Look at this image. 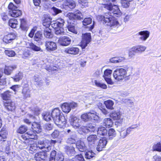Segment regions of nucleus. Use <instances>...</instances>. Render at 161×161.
Segmentation results:
<instances>
[{"label": "nucleus", "instance_id": "nucleus-1", "mask_svg": "<svg viewBox=\"0 0 161 161\" xmlns=\"http://www.w3.org/2000/svg\"><path fill=\"white\" fill-rule=\"evenodd\" d=\"M51 114L55 124L58 127L64 128L65 127L67 120L58 108L53 109Z\"/></svg>", "mask_w": 161, "mask_h": 161}, {"label": "nucleus", "instance_id": "nucleus-2", "mask_svg": "<svg viewBox=\"0 0 161 161\" xmlns=\"http://www.w3.org/2000/svg\"><path fill=\"white\" fill-rule=\"evenodd\" d=\"M97 18L103 23L109 26L111 28H117L120 26V24L117 19L114 16L109 14H105L104 15H98Z\"/></svg>", "mask_w": 161, "mask_h": 161}, {"label": "nucleus", "instance_id": "nucleus-3", "mask_svg": "<svg viewBox=\"0 0 161 161\" xmlns=\"http://www.w3.org/2000/svg\"><path fill=\"white\" fill-rule=\"evenodd\" d=\"M44 149V151L48 152L51 150L50 143L48 140L39 141L37 144L33 143L30 144L29 150L34 152L39 149Z\"/></svg>", "mask_w": 161, "mask_h": 161}, {"label": "nucleus", "instance_id": "nucleus-4", "mask_svg": "<svg viewBox=\"0 0 161 161\" xmlns=\"http://www.w3.org/2000/svg\"><path fill=\"white\" fill-rule=\"evenodd\" d=\"M65 23L64 19L60 18L57 19L51 24V26L55 30V34L58 36L64 35L63 26Z\"/></svg>", "mask_w": 161, "mask_h": 161}, {"label": "nucleus", "instance_id": "nucleus-5", "mask_svg": "<svg viewBox=\"0 0 161 161\" xmlns=\"http://www.w3.org/2000/svg\"><path fill=\"white\" fill-rule=\"evenodd\" d=\"M104 8L109 11L108 12L105 14H109L114 17V16L118 17L121 15L122 14L118 6L115 5L113 6L111 3H110L109 4H104Z\"/></svg>", "mask_w": 161, "mask_h": 161}, {"label": "nucleus", "instance_id": "nucleus-6", "mask_svg": "<svg viewBox=\"0 0 161 161\" xmlns=\"http://www.w3.org/2000/svg\"><path fill=\"white\" fill-rule=\"evenodd\" d=\"M111 118L116 120L115 124L117 125H121L125 122V119L122 114L119 111H114L110 114Z\"/></svg>", "mask_w": 161, "mask_h": 161}, {"label": "nucleus", "instance_id": "nucleus-7", "mask_svg": "<svg viewBox=\"0 0 161 161\" xmlns=\"http://www.w3.org/2000/svg\"><path fill=\"white\" fill-rule=\"evenodd\" d=\"M127 72L123 68L117 69L114 72L113 75L114 79L118 81H121L126 77Z\"/></svg>", "mask_w": 161, "mask_h": 161}, {"label": "nucleus", "instance_id": "nucleus-8", "mask_svg": "<svg viewBox=\"0 0 161 161\" xmlns=\"http://www.w3.org/2000/svg\"><path fill=\"white\" fill-rule=\"evenodd\" d=\"M9 9L8 14L11 16L17 17L22 14L21 11L18 9V7L15 6L13 3H11L8 6Z\"/></svg>", "mask_w": 161, "mask_h": 161}, {"label": "nucleus", "instance_id": "nucleus-9", "mask_svg": "<svg viewBox=\"0 0 161 161\" xmlns=\"http://www.w3.org/2000/svg\"><path fill=\"white\" fill-rule=\"evenodd\" d=\"M91 40V36L90 33L82 34V40L81 46L82 49L85 48Z\"/></svg>", "mask_w": 161, "mask_h": 161}, {"label": "nucleus", "instance_id": "nucleus-10", "mask_svg": "<svg viewBox=\"0 0 161 161\" xmlns=\"http://www.w3.org/2000/svg\"><path fill=\"white\" fill-rule=\"evenodd\" d=\"M69 18L70 20H81L83 19V17L81 12L79 10H77L73 13L69 14Z\"/></svg>", "mask_w": 161, "mask_h": 161}, {"label": "nucleus", "instance_id": "nucleus-11", "mask_svg": "<svg viewBox=\"0 0 161 161\" xmlns=\"http://www.w3.org/2000/svg\"><path fill=\"white\" fill-rule=\"evenodd\" d=\"M107 142V139L106 138H101L98 141V145L96 148V150L98 151H102L106 146Z\"/></svg>", "mask_w": 161, "mask_h": 161}, {"label": "nucleus", "instance_id": "nucleus-12", "mask_svg": "<svg viewBox=\"0 0 161 161\" xmlns=\"http://www.w3.org/2000/svg\"><path fill=\"white\" fill-rule=\"evenodd\" d=\"M71 42L70 38L67 36L60 37L58 40V43L63 46H67L70 45Z\"/></svg>", "mask_w": 161, "mask_h": 161}, {"label": "nucleus", "instance_id": "nucleus-13", "mask_svg": "<svg viewBox=\"0 0 161 161\" xmlns=\"http://www.w3.org/2000/svg\"><path fill=\"white\" fill-rule=\"evenodd\" d=\"M45 45L46 49L48 51H55L57 48L56 44L52 41H46L45 42Z\"/></svg>", "mask_w": 161, "mask_h": 161}, {"label": "nucleus", "instance_id": "nucleus-14", "mask_svg": "<svg viewBox=\"0 0 161 161\" xmlns=\"http://www.w3.org/2000/svg\"><path fill=\"white\" fill-rule=\"evenodd\" d=\"M17 37V34L14 33H10L4 36L3 38V42L8 43L11 42Z\"/></svg>", "mask_w": 161, "mask_h": 161}, {"label": "nucleus", "instance_id": "nucleus-15", "mask_svg": "<svg viewBox=\"0 0 161 161\" xmlns=\"http://www.w3.org/2000/svg\"><path fill=\"white\" fill-rule=\"evenodd\" d=\"M42 152L36 153L35 156V159L36 161L44 160L47 157V154L44 149Z\"/></svg>", "mask_w": 161, "mask_h": 161}, {"label": "nucleus", "instance_id": "nucleus-16", "mask_svg": "<svg viewBox=\"0 0 161 161\" xmlns=\"http://www.w3.org/2000/svg\"><path fill=\"white\" fill-rule=\"evenodd\" d=\"M69 120L71 125L74 128L77 129L80 126L79 124L80 120L76 117L73 115L71 116Z\"/></svg>", "mask_w": 161, "mask_h": 161}, {"label": "nucleus", "instance_id": "nucleus-17", "mask_svg": "<svg viewBox=\"0 0 161 161\" xmlns=\"http://www.w3.org/2000/svg\"><path fill=\"white\" fill-rule=\"evenodd\" d=\"M79 52V49L76 47H68L65 48L64 51V52L65 53L74 55L78 54Z\"/></svg>", "mask_w": 161, "mask_h": 161}, {"label": "nucleus", "instance_id": "nucleus-18", "mask_svg": "<svg viewBox=\"0 0 161 161\" xmlns=\"http://www.w3.org/2000/svg\"><path fill=\"white\" fill-rule=\"evenodd\" d=\"M98 138L96 135H91L87 137V140L89 147H92L95 144V142L98 140Z\"/></svg>", "mask_w": 161, "mask_h": 161}, {"label": "nucleus", "instance_id": "nucleus-19", "mask_svg": "<svg viewBox=\"0 0 161 161\" xmlns=\"http://www.w3.org/2000/svg\"><path fill=\"white\" fill-rule=\"evenodd\" d=\"M76 146L77 149L80 152H85L87 149L85 143L81 141H78L76 143Z\"/></svg>", "mask_w": 161, "mask_h": 161}, {"label": "nucleus", "instance_id": "nucleus-20", "mask_svg": "<svg viewBox=\"0 0 161 161\" xmlns=\"http://www.w3.org/2000/svg\"><path fill=\"white\" fill-rule=\"evenodd\" d=\"M150 32L147 31H143L139 32L137 34L138 36H140L139 39L141 41H145L149 37Z\"/></svg>", "mask_w": 161, "mask_h": 161}, {"label": "nucleus", "instance_id": "nucleus-21", "mask_svg": "<svg viewBox=\"0 0 161 161\" xmlns=\"http://www.w3.org/2000/svg\"><path fill=\"white\" fill-rule=\"evenodd\" d=\"M43 18L42 22L43 25L46 26V28H48V27L50 25H51V24L52 23V22H51L52 19L49 15L47 14L44 15Z\"/></svg>", "mask_w": 161, "mask_h": 161}, {"label": "nucleus", "instance_id": "nucleus-22", "mask_svg": "<svg viewBox=\"0 0 161 161\" xmlns=\"http://www.w3.org/2000/svg\"><path fill=\"white\" fill-rule=\"evenodd\" d=\"M16 68L17 66L15 65L9 66L6 65L4 69V73L5 75H9L11 74L13 71Z\"/></svg>", "mask_w": 161, "mask_h": 161}, {"label": "nucleus", "instance_id": "nucleus-23", "mask_svg": "<svg viewBox=\"0 0 161 161\" xmlns=\"http://www.w3.org/2000/svg\"><path fill=\"white\" fill-rule=\"evenodd\" d=\"M4 106L9 111H12L15 107L14 103L10 100L4 103Z\"/></svg>", "mask_w": 161, "mask_h": 161}, {"label": "nucleus", "instance_id": "nucleus-24", "mask_svg": "<svg viewBox=\"0 0 161 161\" xmlns=\"http://www.w3.org/2000/svg\"><path fill=\"white\" fill-rule=\"evenodd\" d=\"M65 152L69 156L74 155L75 153V148L73 146H66L65 147Z\"/></svg>", "mask_w": 161, "mask_h": 161}, {"label": "nucleus", "instance_id": "nucleus-25", "mask_svg": "<svg viewBox=\"0 0 161 161\" xmlns=\"http://www.w3.org/2000/svg\"><path fill=\"white\" fill-rule=\"evenodd\" d=\"M146 47L142 45H139L132 47V51L135 53H142L145 51Z\"/></svg>", "mask_w": 161, "mask_h": 161}, {"label": "nucleus", "instance_id": "nucleus-26", "mask_svg": "<svg viewBox=\"0 0 161 161\" xmlns=\"http://www.w3.org/2000/svg\"><path fill=\"white\" fill-rule=\"evenodd\" d=\"M31 127L33 130L38 133L41 131L42 129L39 124L36 122H34L31 123Z\"/></svg>", "mask_w": 161, "mask_h": 161}, {"label": "nucleus", "instance_id": "nucleus-27", "mask_svg": "<svg viewBox=\"0 0 161 161\" xmlns=\"http://www.w3.org/2000/svg\"><path fill=\"white\" fill-rule=\"evenodd\" d=\"M22 94L24 99L31 97V91L28 87L24 88L22 91Z\"/></svg>", "mask_w": 161, "mask_h": 161}, {"label": "nucleus", "instance_id": "nucleus-28", "mask_svg": "<svg viewBox=\"0 0 161 161\" xmlns=\"http://www.w3.org/2000/svg\"><path fill=\"white\" fill-rule=\"evenodd\" d=\"M11 95V93L9 91H7L1 94V97L3 100L6 101L10 100Z\"/></svg>", "mask_w": 161, "mask_h": 161}, {"label": "nucleus", "instance_id": "nucleus-29", "mask_svg": "<svg viewBox=\"0 0 161 161\" xmlns=\"http://www.w3.org/2000/svg\"><path fill=\"white\" fill-rule=\"evenodd\" d=\"M95 154L92 150H87L85 153V156L86 158L88 159H93L95 157Z\"/></svg>", "mask_w": 161, "mask_h": 161}, {"label": "nucleus", "instance_id": "nucleus-30", "mask_svg": "<svg viewBox=\"0 0 161 161\" xmlns=\"http://www.w3.org/2000/svg\"><path fill=\"white\" fill-rule=\"evenodd\" d=\"M64 5L68 6L70 9L74 8L75 6L74 1L72 0H66L64 3Z\"/></svg>", "mask_w": 161, "mask_h": 161}, {"label": "nucleus", "instance_id": "nucleus-31", "mask_svg": "<svg viewBox=\"0 0 161 161\" xmlns=\"http://www.w3.org/2000/svg\"><path fill=\"white\" fill-rule=\"evenodd\" d=\"M106 107L108 109L110 110H113L114 109L113 106L114 104V102L110 100H108L105 101L104 102Z\"/></svg>", "mask_w": 161, "mask_h": 161}, {"label": "nucleus", "instance_id": "nucleus-32", "mask_svg": "<svg viewBox=\"0 0 161 161\" xmlns=\"http://www.w3.org/2000/svg\"><path fill=\"white\" fill-rule=\"evenodd\" d=\"M108 136V139L109 140L112 139L116 136L117 133L114 129L111 128L107 132Z\"/></svg>", "mask_w": 161, "mask_h": 161}, {"label": "nucleus", "instance_id": "nucleus-33", "mask_svg": "<svg viewBox=\"0 0 161 161\" xmlns=\"http://www.w3.org/2000/svg\"><path fill=\"white\" fill-rule=\"evenodd\" d=\"M35 131L34 130H29L26 132V134L29 137V138L33 139H36L37 138Z\"/></svg>", "mask_w": 161, "mask_h": 161}, {"label": "nucleus", "instance_id": "nucleus-34", "mask_svg": "<svg viewBox=\"0 0 161 161\" xmlns=\"http://www.w3.org/2000/svg\"><path fill=\"white\" fill-rule=\"evenodd\" d=\"M108 131L105 127L102 126L99 127L97 131V134L100 136H104L107 135Z\"/></svg>", "mask_w": 161, "mask_h": 161}, {"label": "nucleus", "instance_id": "nucleus-35", "mask_svg": "<svg viewBox=\"0 0 161 161\" xmlns=\"http://www.w3.org/2000/svg\"><path fill=\"white\" fill-rule=\"evenodd\" d=\"M88 114L90 117V121L92 120H97L99 119V117L97 115V113L93 110H91L88 112Z\"/></svg>", "mask_w": 161, "mask_h": 161}, {"label": "nucleus", "instance_id": "nucleus-36", "mask_svg": "<svg viewBox=\"0 0 161 161\" xmlns=\"http://www.w3.org/2000/svg\"><path fill=\"white\" fill-rule=\"evenodd\" d=\"M43 37L42 32L39 31L37 32L34 36V39L35 41L38 42L41 41Z\"/></svg>", "mask_w": 161, "mask_h": 161}, {"label": "nucleus", "instance_id": "nucleus-37", "mask_svg": "<svg viewBox=\"0 0 161 161\" xmlns=\"http://www.w3.org/2000/svg\"><path fill=\"white\" fill-rule=\"evenodd\" d=\"M23 77V73L20 72L16 73L15 75L12 78L13 79L14 81L15 82H18L21 80Z\"/></svg>", "mask_w": 161, "mask_h": 161}, {"label": "nucleus", "instance_id": "nucleus-38", "mask_svg": "<svg viewBox=\"0 0 161 161\" xmlns=\"http://www.w3.org/2000/svg\"><path fill=\"white\" fill-rule=\"evenodd\" d=\"M69 103H64L62 105V111L64 113H68L70 111V108Z\"/></svg>", "mask_w": 161, "mask_h": 161}, {"label": "nucleus", "instance_id": "nucleus-39", "mask_svg": "<svg viewBox=\"0 0 161 161\" xmlns=\"http://www.w3.org/2000/svg\"><path fill=\"white\" fill-rule=\"evenodd\" d=\"M133 0H121V6L123 8H127L130 4V3Z\"/></svg>", "mask_w": 161, "mask_h": 161}, {"label": "nucleus", "instance_id": "nucleus-40", "mask_svg": "<svg viewBox=\"0 0 161 161\" xmlns=\"http://www.w3.org/2000/svg\"><path fill=\"white\" fill-rule=\"evenodd\" d=\"M18 22L15 19H10L8 21V25L11 28H15L18 25Z\"/></svg>", "mask_w": 161, "mask_h": 161}, {"label": "nucleus", "instance_id": "nucleus-41", "mask_svg": "<svg viewBox=\"0 0 161 161\" xmlns=\"http://www.w3.org/2000/svg\"><path fill=\"white\" fill-rule=\"evenodd\" d=\"M42 115L43 119L45 120L48 121L51 120L52 117L51 113L48 112H45L42 113Z\"/></svg>", "mask_w": 161, "mask_h": 161}, {"label": "nucleus", "instance_id": "nucleus-42", "mask_svg": "<svg viewBox=\"0 0 161 161\" xmlns=\"http://www.w3.org/2000/svg\"><path fill=\"white\" fill-rule=\"evenodd\" d=\"M103 125L106 127H111L113 124L112 120L110 118H105L104 119Z\"/></svg>", "mask_w": 161, "mask_h": 161}, {"label": "nucleus", "instance_id": "nucleus-43", "mask_svg": "<svg viewBox=\"0 0 161 161\" xmlns=\"http://www.w3.org/2000/svg\"><path fill=\"white\" fill-rule=\"evenodd\" d=\"M44 34L47 38H51L53 35L51 30L48 28H46L44 31Z\"/></svg>", "mask_w": 161, "mask_h": 161}, {"label": "nucleus", "instance_id": "nucleus-44", "mask_svg": "<svg viewBox=\"0 0 161 161\" xmlns=\"http://www.w3.org/2000/svg\"><path fill=\"white\" fill-rule=\"evenodd\" d=\"M29 46L30 48L33 51H42V50L40 47L36 46L32 42L29 43Z\"/></svg>", "mask_w": 161, "mask_h": 161}, {"label": "nucleus", "instance_id": "nucleus-45", "mask_svg": "<svg viewBox=\"0 0 161 161\" xmlns=\"http://www.w3.org/2000/svg\"><path fill=\"white\" fill-rule=\"evenodd\" d=\"M20 27L21 29L24 31H27L28 27L26 25L25 20L24 19H20Z\"/></svg>", "mask_w": 161, "mask_h": 161}, {"label": "nucleus", "instance_id": "nucleus-46", "mask_svg": "<svg viewBox=\"0 0 161 161\" xmlns=\"http://www.w3.org/2000/svg\"><path fill=\"white\" fill-rule=\"evenodd\" d=\"M34 80L35 82H36V85L40 86L42 84V81L38 75H36L34 76Z\"/></svg>", "mask_w": 161, "mask_h": 161}, {"label": "nucleus", "instance_id": "nucleus-47", "mask_svg": "<svg viewBox=\"0 0 161 161\" xmlns=\"http://www.w3.org/2000/svg\"><path fill=\"white\" fill-rule=\"evenodd\" d=\"M7 137V133L5 129H2L0 131V140L4 141V139L6 138Z\"/></svg>", "mask_w": 161, "mask_h": 161}, {"label": "nucleus", "instance_id": "nucleus-48", "mask_svg": "<svg viewBox=\"0 0 161 161\" xmlns=\"http://www.w3.org/2000/svg\"><path fill=\"white\" fill-rule=\"evenodd\" d=\"M90 114H88V112L86 113H84L81 116V119L85 122H87L90 121V117H89Z\"/></svg>", "mask_w": 161, "mask_h": 161}, {"label": "nucleus", "instance_id": "nucleus-49", "mask_svg": "<svg viewBox=\"0 0 161 161\" xmlns=\"http://www.w3.org/2000/svg\"><path fill=\"white\" fill-rule=\"evenodd\" d=\"M94 83L96 86L98 87H100L104 89H106L107 88V86L105 84L99 81L95 80Z\"/></svg>", "mask_w": 161, "mask_h": 161}, {"label": "nucleus", "instance_id": "nucleus-50", "mask_svg": "<svg viewBox=\"0 0 161 161\" xmlns=\"http://www.w3.org/2000/svg\"><path fill=\"white\" fill-rule=\"evenodd\" d=\"M4 53L5 54L9 57H14L16 55L14 51L11 50H5Z\"/></svg>", "mask_w": 161, "mask_h": 161}, {"label": "nucleus", "instance_id": "nucleus-51", "mask_svg": "<svg viewBox=\"0 0 161 161\" xmlns=\"http://www.w3.org/2000/svg\"><path fill=\"white\" fill-rule=\"evenodd\" d=\"M153 149L154 151L161 152V143H158L154 144L153 147Z\"/></svg>", "mask_w": 161, "mask_h": 161}, {"label": "nucleus", "instance_id": "nucleus-52", "mask_svg": "<svg viewBox=\"0 0 161 161\" xmlns=\"http://www.w3.org/2000/svg\"><path fill=\"white\" fill-rule=\"evenodd\" d=\"M51 11L53 15H56L59 13H61L62 12L61 9L55 7H53L51 8Z\"/></svg>", "mask_w": 161, "mask_h": 161}, {"label": "nucleus", "instance_id": "nucleus-53", "mask_svg": "<svg viewBox=\"0 0 161 161\" xmlns=\"http://www.w3.org/2000/svg\"><path fill=\"white\" fill-rule=\"evenodd\" d=\"M67 28L69 31L75 34H77V32L76 30L75 27L74 25L71 24L69 25L67 27Z\"/></svg>", "mask_w": 161, "mask_h": 161}, {"label": "nucleus", "instance_id": "nucleus-54", "mask_svg": "<svg viewBox=\"0 0 161 161\" xmlns=\"http://www.w3.org/2000/svg\"><path fill=\"white\" fill-rule=\"evenodd\" d=\"M27 130V127L24 125L21 126L17 130V132L18 133L23 134Z\"/></svg>", "mask_w": 161, "mask_h": 161}, {"label": "nucleus", "instance_id": "nucleus-55", "mask_svg": "<svg viewBox=\"0 0 161 161\" xmlns=\"http://www.w3.org/2000/svg\"><path fill=\"white\" fill-rule=\"evenodd\" d=\"M112 73V70L111 69H107L104 72V75L103 77L104 78L109 77L111 75Z\"/></svg>", "mask_w": 161, "mask_h": 161}, {"label": "nucleus", "instance_id": "nucleus-56", "mask_svg": "<svg viewBox=\"0 0 161 161\" xmlns=\"http://www.w3.org/2000/svg\"><path fill=\"white\" fill-rule=\"evenodd\" d=\"M92 22V19L90 18H85L83 21V24L86 26L90 24Z\"/></svg>", "mask_w": 161, "mask_h": 161}, {"label": "nucleus", "instance_id": "nucleus-57", "mask_svg": "<svg viewBox=\"0 0 161 161\" xmlns=\"http://www.w3.org/2000/svg\"><path fill=\"white\" fill-rule=\"evenodd\" d=\"M76 142V137L73 136L72 137H69L67 139L66 142L69 144H75Z\"/></svg>", "mask_w": 161, "mask_h": 161}, {"label": "nucleus", "instance_id": "nucleus-58", "mask_svg": "<svg viewBox=\"0 0 161 161\" xmlns=\"http://www.w3.org/2000/svg\"><path fill=\"white\" fill-rule=\"evenodd\" d=\"M74 158L76 161H85L84 157L81 154L76 155Z\"/></svg>", "mask_w": 161, "mask_h": 161}, {"label": "nucleus", "instance_id": "nucleus-59", "mask_svg": "<svg viewBox=\"0 0 161 161\" xmlns=\"http://www.w3.org/2000/svg\"><path fill=\"white\" fill-rule=\"evenodd\" d=\"M56 151L55 150L53 151L50 155V157L49 161H55L56 159Z\"/></svg>", "mask_w": 161, "mask_h": 161}, {"label": "nucleus", "instance_id": "nucleus-60", "mask_svg": "<svg viewBox=\"0 0 161 161\" xmlns=\"http://www.w3.org/2000/svg\"><path fill=\"white\" fill-rule=\"evenodd\" d=\"M120 139H123L125 138L128 135V134L125 130H123L120 131Z\"/></svg>", "mask_w": 161, "mask_h": 161}, {"label": "nucleus", "instance_id": "nucleus-61", "mask_svg": "<svg viewBox=\"0 0 161 161\" xmlns=\"http://www.w3.org/2000/svg\"><path fill=\"white\" fill-rule=\"evenodd\" d=\"M56 159L58 161H63L64 160V156L61 153H58L56 155Z\"/></svg>", "mask_w": 161, "mask_h": 161}, {"label": "nucleus", "instance_id": "nucleus-62", "mask_svg": "<svg viewBox=\"0 0 161 161\" xmlns=\"http://www.w3.org/2000/svg\"><path fill=\"white\" fill-rule=\"evenodd\" d=\"M43 127L45 130H49L53 129V126L51 124L47 123L44 125Z\"/></svg>", "mask_w": 161, "mask_h": 161}, {"label": "nucleus", "instance_id": "nucleus-63", "mask_svg": "<svg viewBox=\"0 0 161 161\" xmlns=\"http://www.w3.org/2000/svg\"><path fill=\"white\" fill-rule=\"evenodd\" d=\"M89 132H93L95 130V126L92 124H88L87 125Z\"/></svg>", "mask_w": 161, "mask_h": 161}, {"label": "nucleus", "instance_id": "nucleus-64", "mask_svg": "<svg viewBox=\"0 0 161 161\" xmlns=\"http://www.w3.org/2000/svg\"><path fill=\"white\" fill-rule=\"evenodd\" d=\"M59 134V132L57 130H55L52 134L51 136L53 138H55L58 137Z\"/></svg>", "mask_w": 161, "mask_h": 161}]
</instances>
